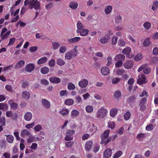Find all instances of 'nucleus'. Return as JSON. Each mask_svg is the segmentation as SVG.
<instances>
[{
	"instance_id": "nucleus-20",
	"label": "nucleus",
	"mask_w": 158,
	"mask_h": 158,
	"mask_svg": "<svg viewBox=\"0 0 158 158\" xmlns=\"http://www.w3.org/2000/svg\"><path fill=\"white\" fill-rule=\"evenodd\" d=\"M125 56L121 54H118L114 58V60L116 61H123L125 59Z\"/></svg>"
},
{
	"instance_id": "nucleus-4",
	"label": "nucleus",
	"mask_w": 158,
	"mask_h": 158,
	"mask_svg": "<svg viewBox=\"0 0 158 158\" xmlns=\"http://www.w3.org/2000/svg\"><path fill=\"white\" fill-rule=\"evenodd\" d=\"M75 133V131L73 130H69L66 133V135L64 138L66 141L72 140L73 139V135Z\"/></svg>"
},
{
	"instance_id": "nucleus-27",
	"label": "nucleus",
	"mask_w": 158,
	"mask_h": 158,
	"mask_svg": "<svg viewBox=\"0 0 158 158\" xmlns=\"http://www.w3.org/2000/svg\"><path fill=\"white\" fill-rule=\"evenodd\" d=\"M25 62L24 60H20L16 64L15 68L18 69L20 68L25 64Z\"/></svg>"
},
{
	"instance_id": "nucleus-38",
	"label": "nucleus",
	"mask_w": 158,
	"mask_h": 158,
	"mask_svg": "<svg viewBox=\"0 0 158 158\" xmlns=\"http://www.w3.org/2000/svg\"><path fill=\"white\" fill-rule=\"evenodd\" d=\"M49 71V68L47 67H44L42 68L40 70V72L42 74H47Z\"/></svg>"
},
{
	"instance_id": "nucleus-26",
	"label": "nucleus",
	"mask_w": 158,
	"mask_h": 158,
	"mask_svg": "<svg viewBox=\"0 0 158 158\" xmlns=\"http://www.w3.org/2000/svg\"><path fill=\"white\" fill-rule=\"evenodd\" d=\"M146 134L140 133L138 134L136 137V138L139 141H142L143 139L145 138Z\"/></svg>"
},
{
	"instance_id": "nucleus-17",
	"label": "nucleus",
	"mask_w": 158,
	"mask_h": 158,
	"mask_svg": "<svg viewBox=\"0 0 158 158\" xmlns=\"http://www.w3.org/2000/svg\"><path fill=\"white\" fill-rule=\"evenodd\" d=\"M88 81L87 79H83L79 82V85L81 88H85L87 85Z\"/></svg>"
},
{
	"instance_id": "nucleus-42",
	"label": "nucleus",
	"mask_w": 158,
	"mask_h": 158,
	"mask_svg": "<svg viewBox=\"0 0 158 158\" xmlns=\"http://www.w3.org/2000/svg\"><path fill=\"white\" fill-rule=\"evenodd\" d=\"M106 60L107 61L106 65L108 66H110L111 64H112V58L110 55L108 56L107 58L106 59Z\"/></svg>"
},
{
	"instance_id": "nucleus-46",
	"label": "nucleus",
	"mask_w": 158,
	"mask_h": 158,
	"mask_svg": "<svg viewBox=\"0 0 158 158\" xmlns=\"http://www.w3.org/2000/svg\"><path fill=\"white\" fill-rule=\"evenodd\" d=\"M74 101L72 99H69L66 100L65 101V104L66 105H71L73 104Z\"/></svg>"
},
{
	"instance_id": "nucleus-59",
	"label": "nucleus",
	"mask_w": 158,
	"mask_h": 158,
	"mask_svg": "<svg viewBox=\"0 0 158 158\" xmlns=\"http://www.w3.org/2000/svg\"><path fill=\"white\" fill-rule=\"evenodd\" d=\"M118 39V37L117 36L113 37L112 39V44H115L117 43Z\"/></svg>"
},
{
	"instance_id": "nucleus-15",
	"label": "nucleus",
	"mask_w": 158,
	"mask_h": 158,
	"mask_svg": "<svg viewBox=\"0 0 158 158\" xmlns=\"http://www.w3.org/2000/svg\"><path fill=\"white\" fill-rule=\"evenodd\" d=\"M50 81L53 83L58 84L60 82V79L56 77H52L49 78Z\"/></svg>"
},
{
	"instance_id": "nucleus-61",
	"label": "nucleus",
	"mask_w": 158,
	"mask_h": 158,
	"mask_svg": "<svg viewBox=\"0 0 158 158\" xmlns=\"http://www.w3.org/2000/svg\"><path fill=\"white\" fill-rule=\"evenodd\" d=\"M153 125L151 124L147 125L146 128V129L148 131H151L153 129Z\"/></svg>"
},
{
	"instance_id": "nucleus-14",
	"label": "nucleus",
	"mask_w": 158,
	"mask_h": 158,
	"mask_svg": "<svg viewBox=\"0 0 158 158\" xmlns=\"http://www.w3.org/2000/svg\"><path fill=\"white\" fill-rule=\"evenodd\" d=\"M76 31L77 33H79L81 36H85L88 35L89 31L87 29H83V30L80 31H79L78 30H77Z\"/></svg>"
},
{
	"instance_id": "nucleus-49",
	"label": "nucleus",
	"mask_w": 158,
	"mask_h": 158,
	"mask_svg": "<svg viewBox=\"0 0 158 158\" xmlns=\"http://www.w3.org/2000/svg\"><path fill=\"white\" fill-rule=\"evenodd\" d=\"M67 50V48L65 46H61L59 49V52L61 53H64Z\"/></svg>"
},
{
	"instance_id": "nucleus-51",
	"label": "nucleus",
	"mask_w": 158,
	"mask_h": 158,
	"mask_svg": "<svg viewBox=\"0 0 158 158\" xmlns=\"http://www.w3.org/2000/svg\"><path fill=\"white\" fill-rule=\"evenodd\" d=\"M122 20V17L121 16L118 15L116 16L115 18V22L118 24L121 22Z\"/></svg>"
},
{
	"instance_id": "nucleus-53",
	"label": "nucleus",
	"mask_w": 158,
	"mask_h": 158,
	"mask_svg": "<svg viewBox=\"0 0 158 158\" xmlns=\"http://www.w3.org/2000/svg\"><path fill=\"white\" fill-rule=\"evenodd\" d=\"M126 43V41L123 39H120L118 40V44L120 46H124Z\"/></svg>"
},
{
	"instance_id": "nucleus-41",
	"label": "nucleus",
	"mask_w": 158,
	"mask_h": 158,
	"mask_svg": "<svg viewBox=\"0 0 158 158\" xmlns=\"http://www.w3.org/2000/svg\"><path fill=\"white\" fill-rule=\"evenodd\" d=\"M85 110L87 112L90 113L93 111L94 108L91 106L88 105L85 107Z\"/></svg>"
},
{
	"instance_id": "nucleus-29",
	"label": "nucleus",
	"mask_w": 158,
	"mask_h": 158,
	"mask_svg": "<svg viewBox=\"0 0 158 158\" xmlns=\"http://www.w3.org/2000/svg\"><path fill=\"white\" fill-rule=\"evenodd\" d=\"M118 112L117 109L115 108H112L110 111V115L112 117H114L116 115Z\"/></svg>"
},
{
	"instance_id": "nucleus-54",
	"label": "nucleus",
	"mask_w": 158,
	"mask_h": 158,
	"mask_svg": "<svg viewBox=\"0 0 158 158\" xmlns=\"http://www.w3.org/2000/svg\"><path fill=\"white\" fill-rule=\"evenodd\" d=\"M34 129L36 131L38 132L42 129V127L39 124L35 126Z\"/></svg>"
},
{
	"instance_id": "nucleus-58",
	"label": "nucleus",
	"mask_w": 158,
	"mask_h": 158,
	"mask_svg": "<svg viewBox=\"0 0 158 158\" xmlns=\"http://www.w3.org/2000/svg\"><path fill=\"white\" fill-rule=\"evenodd\" d=\"M48 64L50 67H54L55 64V60L53 59H51L49 62Z\"/></svg>"
},
{
	"instance_id": "nucleus-62",
	"label": "nucleus",
	"mask_w": 158,
	"mask_h": 158,
	"mask_svg": "<svg viewBox=\"0 0 158 158\" xmlns=\"http://www.w3.org/2000/svg\"><path fill=\"white\" fill-rule=\"evenodd\" d=\"M121 80V79L119 78H114L112 80V83L113 84H115L118 83Z\"/></svg>"
},
{
	"instance_id": "nucleus-52",
	"label": "nucleus",
	"mask_w": 158,
	"mask_h": 158,
	"mask_svg": "<svg viewBox=\"0 0 158 158\" xmlns=\"http://www.w3.org/2000/svg\"><path fill=\"white\" fill-rule=\"evenodd\" d=\"M68 88L69 90H74L75 88V86L72 83L70 82L68 84Z\"/></svg>"
},
{
	"instance_id": "nucleus-33",
	"label": "nucleus",
	"mask_w": 158,
	"mask_h": 158,
	"mask_svg": "<svg viewBox=\"0 0 158 158\" xmlns=\"http://www.w3.org/2000/svg\"><path fill=\"white\" fill-rule=\"evenodd\" d=\"M121 96V93L119 90L115 91L114 95V98L116 99L120 98Z\"/></svg>"
},
{
	"instance_id": "nucleus-16",
	"label": "nucleus",
	"mask_w": 158,
	"mask_h": 158,
	"mask_svg": "<svg viewBox=\"0 0 158 158\" xmlns=\"http://www.w3.org/2000/svg\"><path fill=\"white\" fill-rule=\"evenodd\" d=\"M101 72L102 75L105 76L106 75L110 72L109 68L107 67H103L102 68Z\"/></svg>"
},
{
	"instance_id": "nucleus-64",
	"label": "nucleus",
	"mask_w": 158,
	"mask_h": 158,
	"mask_svg": "<svg viewBox=\"0 0 158 158\" xmlns=\"http://www.w3.org/2000/svg\"><path fill=\"white\" fill-rule=\"evenodd\" d=\"M37 144L36 143H34L32 144V145L30 147V148L32 150H35L37 149Z\"/></svg>"
},
{
	"instance_id": "nucleus-3",
	"label": "nucleus",
	"mask_w": 158,
	"mask_h": 158,
	"mask_svg": "<svg viewBox=\"0 0 158 158\" xmlns=\"http://www.w3.org/2000/svg\"><path fill=\"white\" fill-rule=\"evenodd\" d=\"M108 113L107 109L103 106L99 108L96 113V116L97 118H102L105 117Z\"/></svg>"
},
{
	"instance_id": "nucleus-6",
	"label": "nucleus",
	"mask_w": 158,
	"mask_h": 158,
	"mask_svg": "<svg viewBox=\"0 0 158 158\" xmlns=\"http://www.w3.org/2000/svg\"><path fill=\"white\" fill-rule=\"evenodd\" d=\"M137 83L139 85H142L146 83L147 81L145 76L144 75L141 74L139 75L138 76Z\"/></svg>"
},
{
	"instance_id": "nucleus-40",
	"label": "nucleus",
	"mask_w": 158,
	"mask_h": 158,
	"mask_svg": "<svg viewBox=\"0 0 158 158\" xmlns=\"http://www.w3.org/2000/svg\"><path fill=\"white\" fill-rule=\"evenodd\" d=\"M8 105L3 103H0V110H6L8 109Z\"/></svg>"
},
{
	"instance_id": "nucleus-18",
	"label": "nucleus",
	"mask_w": 158,
	"mask_h": 158,
	"mask_svg": "<svg viewBox=\"0 0 158 158\" xmlns=\"http://www.w3.org/2000/svg\"><path fill=\"white\" fill-rule=\"evenodd\" d=\"M8 103L12 109L16 110L18 106V104L14 102H13L12 100H10L8 101Z\"/></svg>"
},
{
	"instance_id": "nucleus-47",
	"label": "nucleus",
	"mask_w": 158,
	"mask_h": 158,
	"mask_svg": "<svg viewBox=\"0 0 158 158\" xmlns=\"http://www.w3.org/2000/svg\"><path fill=\"white\" fill-rule=\"evenodd\" d=\"M112 10V7L110 6H108L105 9V12L106 14H110Z\"/></svg>"
},
{
	"instance_id": "nucleus-48",
	"label": "nucleus",
	"mask_w": 158,
	"mask_h": 158,
	"mask_svg": "<svg viewBox=\"0 0 158 158\" xmlns=\"http://www.w3.org/2000/svg\"><path fill=\"white\" fill-rule=\"evenodd\" d=\"M158 7V1H157L154 2L153 3V6H152L151 9L155 11Z\"/></svg>"
},
{
	"instance_id": "nucleus-10",
	"label": "nucleus",
	"mask_w": 158,
	"mask_h": 158,
	"mask_svg": "<svg viewBox=\"0 0 158 158\" xmlns=\"http://www.w3.org/2000/svg\"><path fill=\"white\" fill-rule=\"evenodd\" d=\"M133 62L131 60H127L123 64L124 68L127 69H129L131 68L133 65Z\"/></svg>"
},
{
	"instance_id": "nucleus-60",
	"label": "nucleus",
	"mask_w": 158,
	"mask_h": 158,
	"mask_svg": "<svg viewBox=\"0 0 158 158\" xmlns=\"http://www.w3.org/2000/svg\"><path fill=\"white\" fill-rule=\"evenodd\" d=\"M29 84L28 81H23L22 83V87L23 88L26 87Z\"/></svg>"
},
{
	"instance_id": "nucleus-5",
	"label": "nucleus",
	"mask_w": 158,
	"mask_h": 158,
	"mask_svg": "<svg viewBox=\"0 0 158 158\" xmlns=\"http://www.w3.org/2000/svg\"><path fill=\"white\" fill-rule=\"evenodd\" d=\"M147 100L146 98H142L140 101L139 106V109L141 111H143L146 110V107L145 104L147 102Z\"/></svg>"
},
{
	"instance_id": "nucleus-11",
	"label": "nucleus",
	"mask_w": 158,
	"mask_h": 158,
	"mask_svg": "<svg viewBox=\"0 0 158 158\" xmlns=\"http://www.w3.org/2000/svg\"><path fill=\"white\" fill-rule=\"evenodd\" d=\"M41 103L42 105L46 109H49L51 106L50 102L46 99H42L41 101Z\"/></svg>"
},
{
	"instance_id": "nucleus-56",
	"label": "nucleus",
	"mask_w": 158,
	"mask_h": 158,
	"mask_svg": "<svg viewBox=\"0 0 158 158\" xmlns=\"http://www.w3.org/2000/svg\"><path fill=\"white\" fill-rule=\"evenodd\" d=\"M74 144V142L70 141L66 142L65 143V147L67 148H69L72 147Z\"/></svg>"
},
{
	"instance_id": "nucleus-45",
	"label": "nucleus",
	"mask_w": 158,
	"mask_h": 158,
	"mask_svg": "<svg viewBox=\"0 0 158 158\" xmlns=\"http://www.w3.org/2000/svg\"><path fill=\"white\" fill-rule=\"evenodd\" d=\"M60 45V44L57 42H54L52 43V48L54 50L58 48Z\"/></svg>"
},
{
	"instance_id": "nucleus-35",
	"label": "nucleus",
	"mask_w": 158,
	"mask_h": 158,
	"mask_svg": "<svg viewBox=\"0 0 158 158\" xmlns=\"http://www.w3.org/2000/svg\"><path fill=\"white\" fill-rule=\"evenodd\" d=\"M79 114V111L76 110H73L71 113V116L72 118H74L76 117Z\"/></svg>"
},
{
	"instance_id": "nucleus-8",
	"label": "nucleus",
	"mask_w": 158,
	"mask_h": 158,
	"mask_svg": "<svg viewBox=\"0 0 158 158\" xmlns=\"http://www.w3.org/2000/svg\"><path fill=\"white\" fill-rule=\"evenodd\" d=\"M35 67L33 63L28 64L25 67V70L28 73L31 72L34 69Z\"/></svg>"
},
{
	"instance_id": "nucleus-37",
	"label": "nucleus",
	"mask_w": 158,
	"mask_h": 158,
	"mask_svg": "<svg viewBox=\"0 0 158 158\" xmlns=\"http://www.w3.org/2000/svg\"><path fill=\"white\" fill-rule=\"evenodd\" d=\"M123 154L122 151H118L116 152L113 156V158H118L121 156Z\"/></svg>"
},
{
	"instance_id": "nucleus-55",
	"label": "nucleus",
	"mask_w": 158,
	"mask_h": 158,
	"mask_svg": "<svg viewBox=\"0 0 158 158\" xmlns=\"http://www.w3.org/2000/svg\"><path fill=\"white\" fill-rule=\"evenodd\" d=\"M35 125L34 122H33L31 123H28L25 126V127L27 129H30L31 128H32Z\"/></svg>"
},
{
	"instance_id": "nucleus-30",
	"label": "nucleus",
	"mask_w": 158,
	"mask_h": 158,
	"mask_svg": "<svg viewBox=\"0 0 158 158\" xmlns=\"http://www.w3.org/2000/svg\"><path fill=\"white\" fill-rule=\"evenodd\" d=\"M59 113L62 116H64L67 115L69 113V110L67 109L63 108L60 110Z\"/></svg>"
},
{
	"instance_id": "nucleus-7",
	"label": "nucleus",
	"mask_w": 158,
	"mask_h": 158,
	"mask_svg": "<svg viewBox=\"0 0 158 158\" xmlns=\"http://www.w3.org/2000/svg\"><path fill=\"white\" fill-rule=\"evenodd\" d=\"M31 6V7H34L35 9L38 10L40 8V3L38 0H33L31 3L29 5V6Z\"/></svg>"
},
{
	"instance_id": "nucleus-2",
	"label": "nucleus",
	"mask_w": 158,
	"mask_h": 158,
	"mask_svg": "<svg viewBox=\"0 0 158 158\" xmlns=\"http://www.w3.org/2000/svg\"><path fill=\"white\" fill-rule=\"evenodd\" d=\"M76 46L72 50L67 52L65 54V58L67 60H70L72 58L75 57L77 56V51Z\"/></svg>"
},
{
	"instance_id": "nucleus-28",
	"label": "nucleus",
	"mask_w": 158,
	"mask_h": 158,
	"mask_svg": "<svg viewBox=\"0 0 158 158\" xmlns=\"http://www.w3.org/2000/svg\"><path fill=\"white\" fill-rule=\"evenodd\" d=\"M69 7L73 10L76 9L78 6V3L72 1L69 4Z\"/></svg>"
},
{
	"instance_id": "nucleus-36",
	"label": "nucleus",
	"mask_w": 158,
	"mask_h": 158,
	"mask_svg": "<svg viewBox=\"0 0 158 158\" xmlns=\"http://www.w3.org/2000/svg\"><path fill=\"white\" fill-rule=\"evenodd\" d=\"M56 62L57 65L60 66H63L65 64V62L61 58L58 59Z\"/></svg>"
},
{
	"instance_id": "nucleus-43",
	"label": "nucleus",
	"mask_w": 158,
	"mask_h": 158,
	"mask_svg": "<svg viewBox=\"0 0 158 158\" xmlns=\"http://www.w3.org/2000/svg\"><path fill=\"white\" fill-rule=\"evenodd\" d=\"M6 124V118L4 116L0 117V124L3 126L5 125Z\"/></svg>"
},
{
	"instance_id": "nucleus-44",
	"label": "nucleus",
	"mask_w": 158,
	"mask_h": 158,
	"mask_svg": "<svg viewBox=\"0 0 158 158\" xmlns=\"http://www.w3.org/2000/svg\"><path fill=\"white\" fill-rule=\"evenodd\" d=\"M143 44V45L145 47L148 46L151 44L150 39L148 38H147L145 39Z\"/></svg>"
},
{
	"instance_id": "nucleus-21",
	"label": "nucleus",
	"mask_w": 158,
	"mask_h": 158,
	"mask_svg": "<svg viewBox=\"0 0 158 158\" xmlns=\"http://www.w3.org/2000/svg\"><path fill=\"white\" fill-rule=\"evenodd\" d=\"M24 118L27 121H30L32 118V114L29 112H27L24 115Z\"/></svg>"
},
{
	"instance_id": "nucleus-23",
	"label": "nucleus",
	"mask_w": 158,
	"mask_h": 158,
	"mask_svg": "<svg viewBox=\"0 0 158 158\" xmlns=\"http://www.w3.org/2000/svg\"><path fill=\"white\" fill-rule=\"evenodd\" d=\"M93 143L92 141H87L85 143V149L87 151H89L93 145Z\"/></svg>"
},
{
	"instance_id": "nucleus-25",
	"label": "nucleus",
	"mask_w": 158,
	"mask_h": 158,
	"mask_svg": "<svg viewBox=\"0 0 158 158\" xmlns=\"http://www.w3.org/2000/svg\"><path fill=\"white\" fill-rule=\"evenodd\" d=\"M135 98L134 96H131L129 97L127 100V102L131 106L133 104L135 100Z\"/></svg>"
},
{
	"instance_id": "nucleus-9",
	"label": "nucleus",
	"mask_w": 158,
	"mask_h": 158,
	"mask_svg": "<svg viewBox=\"0 0 158 158\" xmlns=\"http://www.w3.org/2000/svg\"><path fill=\"white\" fill-rule=\"evenodd\" d=\"M112 153V151L111 149L107 148L104 152L103 157L104 158H109L111 156Z\"/></svg>"
},
{
	"instance_id": "nucleus-50",
	"label": "nucleus",
	"mask_w": 158,
	"mask_h": 158,
	"mask_svg": "<svg viewBox=\"0 0 158 158\" xmlns=\"http://www.w3.org/2000/svg\"><path fill=\"white\" fill-rule=\"evenodd\" d=\"M131 116V113L128 111L124 115V119L126 120H128L130 118Z\"/></svg>"
},
{
	"instance_id": "nucleus-12",
	"label": "nucleus",
	"mask_w": 158,
	"mask_h": 158,
	"mask_svg": "<svg viewBox=\"0 0 158 158\" xmlns=\"http://www.w3.org/2000/svg\"><path fill=\"white\" fill-rule=\"evenodd\" d=\"M131 50V48L130 47H127L124 48L122 51V52L123 54H127V57L130 58H132L134 56L131 55L130 56V53Z\"/></svg>"
},
{
	"instance_id": "nucleus-57",
	"label": "nucleus",
	"mask_w": 158,
	"mask_h": 158,
	"mask_svg": "<svg viewBox=\"0 0 158 158\" xmlns=\"http://www.w3.org/2000/svg\"><path fill=\"white\" fill-rule=\"evenodd\" d=\"M143 26L146 29H149L151 27V24L148 22H146L143 24Z\"/></svg>"
},
{
	"instance_id": "nucleus-24",
	"label": "nucleus",
	"mask_w": 158,
	"mask_h": 158,
	"mask_svg": "<svg viewBox=\"0 0 158 158\" xmlns=\"http://www.w3.org/2000/svg\"><path fill=\"white\" fill-rule=\"evenodd\" d=\"M48 60V58L46 56H44L39 59L37 62L38 64L40 65L46 62Z\"/></svg>"
},
{
	"instance_id": "nucleus-13",
	"label": "nucleus",
	"mask_w": 158,
	"mask_h": 158,
	"mask_svg": "<svg viewBox=\"0 0 158 158\" xmlns=\"http://www.w3.org/2000/svg\"><path fill=\"white\" fill-rule=\"evenodd\" d=\"M20 136L23 138H24L27 136L30 137L31 136V134L28 130L26 129H23L21 131Z\"/></svg>"
},
{
	"instance_id": "nucleus-1",
	"label": "nucleus",
	"mask_w": 158,
	"mask_h": 158,
	"mask_svg": "<svg viewBox=\"0 0 158 158\" xmlns=\"http://www.w3.org/2000/svg\"><path fill=\"white\" fill-rule=\"evenodd\" d=\"M109 132V130H106L104 131L102 135L101 136L102 139L100 143L104 146L109 143L110 140V138H108Z\"/></svg>"
},
{
	"instance_id": "nucleus-31",
	"label": "nucleus",
	"mask_w": 158,
	"mask_h": 158,
	"mask_svg": "<svg viewBox=\"0 0 158 158\" xmlns=\"http://www.w3.org/2000/svg\"><path fill=\"white\" fill-rule=\"evenodd\" d=\"M22 96L24 99L28 100L30 98V94L27 91H24L22 92Z\"/></svg>"
},
{
	"instance_id": "nucleus-39",
	"label": "nucleus",
	"mask_w": 158,
	"mask_h": 158,
	"mask_svg": "<svg viewBox=\"0 0 158 158\" xmlns=\"http://www.w3.org/2000/svg\"><path fill=\"white\" fill-rule=\"evenodd\" d=\"M77 30H78L79 31H80L82 30H83L84 28V27L81 23L79 21L77 23Z\"/></svg>"
},
{
	"instance_id": "nucleus-19",
	"label": "nucleus",
	"mask_w": 158,
	"mask_h": 158,
	"mask_svg": "<svg viewBox=\"0 0 158 158\" xmlns=\"http://www.w3.org/2000/svg\"><path fill=\"white\" fill-rule=\"evenodd\" d=\"M109 40L107 36L105 35L102 36L100 39V42L102 44H105L107 43Z\"/></svg>"
},
{
	"instance_id": "nucleus-63",
	"label": "nucleus",
	"mask_w": 158,
	"mask_h": 158,
	"mask_svg": "<svg viewBox=\"0 0 158 158\" xmlns=\"http://www.w3.org/2000/svg\"><path fill=\"white\" fill-rule=\"evenodd\" d=\"M16 40V39L15 37H13L12 38H11L10 39L9 42L8 44V46H10L11 45L15 43Z\"/></svg>"
},
{
	"instance_id": "nucleus-22",
	"label": "nucleus",
	"mask_w": 158,
	"mask_h": 158,
	"mask_svg": "<svg viewBox=\"0 0 158 158\" xmlns=\"http://www.w3.org/2000/svg\"><path fill=\"white\" fill-rule=\"evenodd\" d=\"M81 39V38L79 37H76L74 38L70 39L68 40V42L69 44L74 43L78 42Z\"/></svg>"
},
{
	"instance_id": "nucleus-34",
	"label": "nucleus",
	"mask_w": 158,
	"mask_h": 158,
	"mask_svg": "<svg viewBox=\"0 0 158 158\" xmlns=\"http://www.w3.org/2000/svg\"><path fill=\"white\" fill-rule=\"evenodd\" d=\"M6 136V139L7 141L10 143H12L14 141V137L11 135H5Z\"/></svg>"
},
{
	"instance_id": "nucleus-32",
	"label": "nucleus",
	"mask_w": 158,
	"mask_h": 158,
	"mask_svg": "<svg viewBox=\"0 0 158 158\" xmlns=\"http://www.w3.org/2000/svg\"><path fill=\"white\" fill-rule=\"evenodd\" d=\"M11 33L10 31H8L6 32L5 34H3L2 36H0V37L1 38V40H0L1 41L2 40H4L6 39H7L9 35H10Z\"/></svg>"
}]
</instances>
